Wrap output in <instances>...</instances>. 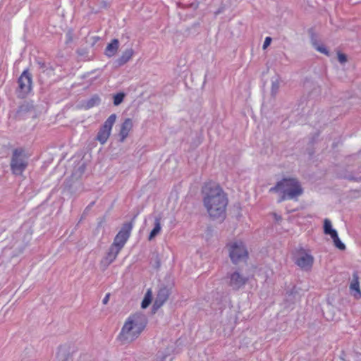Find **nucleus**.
<instances>
[{
	"instance_id": "nucleus-10",
	"label": "nucleus",
	"mask_w": 361,
	"mask_h": 361,
	"mask_svg": "<svg viewBox=\"0 0 361 361\" xmlns=\"http://www.w3.org/2000/svg\"><path fill=\"white\" fill-rule=\"evenodd\" d=\"M324 233L326 235H329L332 238L334 245L341 250L345 249V245L339 239L337 231L333 228L331 221L329 219L324 220Z\"/></svg>"
},
{
	"instance_id": "nucleus-22",
	"label": "nucleus",
	"mask_w": 361,
	"mask_h": 361,
	"mask_svg": "<svg viewBox=\"0 0 361 361\" xmlns=\"http://www.w3.org/2000/svg\"><path fill=\"white\" fill-rule=\"evenodd\" d=\"M314 47L317 51L325 55H329V51L324 45L314 43Z\"/></svg>"
},
{
	"instance_id": "nucleus-2",
	"label": "nucleus",
	"mask_w": 361,
	"mask_h": 361,
	"mask_svg": "<svg viewBox=\"0 0 361 361\" xmlns=\"http://www.w3.org/2000/svg\"><path fill=\"white\" fill-rule=\"evenodd\" d=\"M148 323L146 315L142 312H135L126 319L117 339L122 344H129L140 337Z\"/></svg>"
},
{
	"instance_id": "nucleus-16",
	"label": "nucleus",
	"mask_w": 361,
	"mask_h": 361,
	"mask_svg": "<svg viewBox=\"0 0 361 361\" xmlns=\"http://www.w3.org/2000/svg\"><path fill=\"white\" fill-rule=\"evenodd\" d=\"M119 45V42L117 39H114L111 42L106 46L105 49V54L111 57L116 54L118 51Z\"/></svg>"
},
{
	"instance_id": "nucleus-9",
	"label": "nucleus",
	"mask_w": 361,
	"mask_h": 361,
	"mask_svg": "<svg viewBox=\"0 0 361 361\" xmlns=\"http://www.w3.org/2000/svg\"><path fill=\"white\" fill-rule=\"evenodd\" d=\"M133 228V221L125 223L123 225L121 229L115 236L112 245L121 250L122 248L124 247L125 244L126 243V242L128 241Z\"/></svg>"
},
{
	"instance_id": "nucleus-14",
	"label": "nucleus",
	"mask_w": 361,
	"mask_h": 361,
	"mask_svg": "<svg viewBox=\"0 0 361 361\" xmlns=\"http://www.w3.org/2000/svg\"><path fill=\"white\" fill-rule=\"evenodd\" d=\"M133 128V122L131 118H126L121 125L120 131L118 133L119 140L123 142L128 137L130 132Z\"/></svg>"
},
{
	"instance_id": "nucleus-3",
	"label": "nucleus",
	"mask_w": 361,
	"mask_h": 361,
	"mask_svg": "<svg viewBox=\"0 0 361 361\" xmlns=\"http://www.w3.org/2000/svg\"><path fill=\"white\" fill-rule=\"evenodd\" d=\"M269 192L281 194L280 202L286 200H297L303 193V188L296 178H284L271 187Z\"/></svg>"
},
{
	"instance_id": "nucleus-1",
	"label": "nucleus",
	"mask_w": 361,
	"mask_h": 361,
	"mask_svg": "<svg viewBox=\"0 0 361 361\" xmlns=\"http://www.w3.org/2000/svg\"><path fill=\"white\" fill-rule=\"evenodd\" d=\"M202 194L204 206L210 218L223 221L228 200L222 188L215 182L209 181L204 184Z\"/></svg>"
},
{
	"instance_id": "nucleus-18",
	"label": "nucleus",
	"mask_w": 361,
	"mask_h": 361,
	"mask_svg": "<svg viewBox=\"0 0 361 361\" xmlns=\"http://www.w3.org/2000/svg\"><path fill=\"white\" fill-rule=\"evenodd\" d=\"M161 230V218L156 217L154 219V226L153 229L151 231L148 238L149 240H152L155 236H157L160 233Z\"/></svg>"
},
{
	"instance_id": "nucleus-20",
	"label": "nucleus",
	"mask_w": 361,
	"mask_h": 361,
	"mask_svg": "<svg viewBox=\"0 0 361 361\" xmlns=\"http://www.w3.org/2000/svg\"><path fill=\"white\" fill-rule=\"evenodd\" d=\"M152 299V292L151 289H148L145 295V297H144L142 301V303H141L142 308H143V309L147 308L151 303Z\"/></svg>"
},
{
	"instance_id": "nucleus-13",
	"label": "nucleus",
	"mask_w": 361,
	"mask_h": 361,
	"mask_svg": "<svg viewBox=\"0 0 361 361\" xmlns=\"http://www.w3.org/2000/svg\"><path fill=\"white\" fill-rule=\"evenodd\" d=\"M169 294L170 292L167 288L164 287L160 288L159 290L158 291L155 301L154 302L153 309L154 310H157L159 308H160L168 300Z\"/></svg>"
},
{
	"instance_id": "nucleus-23",
	"label": "nucleus",
	"mask_w": 361,
	"mask_h": 361,
	"mask_svg": "<svg viewBox=\"0 0 361 361\" xmlns=\"http://www.w3.org/2000/svg\"><path fill=\"white\" fill-rule=\"evenodd\" d=\"M279 89V81L277 80H274V81H272V82H271V94L272 95H276V93L278 92Z\"/></svg>"
},
{
	"instance_id": "nucleus-21",
	"label": "nucleus",
	"mask_w": 361,
	"mask_h": 361,
	"mask_svg": "<svg viewBox=\"0 0 361 361\" xmlns=\"http://www.w3.org/2000/svg\"><path fill=\"white\" fill-rule=\"evenodd\" d=\"M125 94L122 92L118 93L114 97V104L115 106L119 105L123 101Z\"/></svg>"
},
{
	"instance_id": "nucleus-24",
	"label": "nucleus",
	"mask_w": 361,
	"mask_h": 361,
	"mask_svg": "<svg viewBox=\"0 0 361 361\" xmlns=\"http://www.w3.org/2000/svg\"><path fill=\"white\" fill-rule=\"evenodd\" d=\"M338 60L341 63H344L347 61L346 55L343 53H338Z\"/></svg>"
},
{
	"instance_id": "nucleus-26",
	"label": "nucleus",
	"mask_w": 361,
	"mask_h": 361,
	"mask_svg": "<svg viewBox=\"0 0 361 361\" xmlns=\"http://www.w3.org/2000/svg\"><path fill=\"white\" fill-rule=\"evenodd\" d=\"M109 294H107V295L104 298L103 301H102L104 304H106V303L108 302V301H109Z\"/></svg>"
},
{
	"instance_id": "nucleus-6",
	"label": "nucleus",
	"mask_w": 361,
	"mask_h": 361,
	"mask_svg": "<svg viewBox=\"0 0 361 361\" xmlns=\"http://www.w3.org/2000/svg\"><path fill=\"white\" fill-rule=\"evenodd\" d=\"M294 262L302 270L307 271L312 267L314 257L309 250L300 247L294 255Z\"/></svg>"
},
{
	"instance_id": "nucleus-5",
	"label": "nucleus",
	"mask_w": 361,
	"mask_h": 361,
	"mask_svg": "<svg viewBox=\"0 0 361 361\" xmlns=\"http://www.w3.org/2000/svg\"><path fill=\"white\" fill-rule=\"evenodd\" d=\"M231 262L237 264L248 258V252L242 240H233L226 245Z\"/></svg>"
},
{
	"instance_id": "nucleus-15",
	"label": "nucleus",
	"mask_w": 361,
	"mask_h": 361,
	"mask_svg": "<svg viewBox=\"0 0 361 361\" xmlns=\"http://www.w3.org/2000/svg\"><path fill=\"white\" fill-rule=\"evenodd\" d=\"M120 251L121 250L111 245L106 255L102 259V263L104 264L106 267L109 266L115 261Z\"/></svg>"
},
{
	"instance_id": "nucleus-11",
	"label": "nucleus",
	"mask_w": 361,
	"mask_h": 361,
	"mask_svg": "<svg viewBox=\"0 0 361 361\" xmlns=\"http://www.w3.org/2000/svg\"><path fill=\"white\" fill-rule=\"evenodd\" d=\"M228 286L233 290H239L244 286L248 281V278L243 276L238 271L227 274Z\"/></svg>"
},
{
	"instance_id": "nucleus-19",
	"label": "nucleus",
	"mask_w": 361,
	"mask_h": 361,
	"mask_svg": "<svg viewBox=\"0 0 361 361\" xmlns=\"http://www.w3.org/2000/svg\"><path fill=\"white\" fill-rule=\"evenodd\" d=\"M100 97L98 95L95 94L85 102L84 106L85 109H89L94 106H98L100 104Z\"/></svg>"
},
{
	"instance_id": "nucleus-4",
	"label": "nucleus",
	"mask_w": 361,
	"mask_h": 361,
	"mask_svg": "<svg viewBox=\"0 0 361 361\" xmlns=\"http://www.w3.org/2000/svg\"><path fill=\"white\" fill-rule=\"evenodd\" d=\"M29 155L21 147L13 149L10 167L15 176H21L28 166Z\"/></svg>"
},
{
	"instance_id": "nucleus-17",
	"label": "nucleus",
	"mask_w": 361,
	"mask_h": 361,
	"mask_svg": "<svg viewBox=\"0 0 361 361\" xmlns=\"http://www.w3.org/2000/svg\"><path fill=\"white\" fill-rule=\"evenodd\" d=\"M133 54L134 51L131 48L124 51L122 55L117 60L118 65L123 66L126 63L133 57Z\"/></svg>"
},
{
	"instance_id": "nucleus-8",
	"label": "nucleus",
	"mask_w": 361,
	"mask_h": 361,
	"mask_svg": "<svg viewBox=\"0 0 361 361\" xmlns=\"http://www.w3.org/2000/svg\"><path fill=\"white\" fill-rule=\"evenodd\" d=\"M116 120V115L115 114L110 115L99 128L96 140L102 145L105 144L110 137Z\"/></svg>"
},
{
	"instance_id": "nucleus-12",
	"label": "nucleus",
	"mask_w": 361,
	"mask_h": 361,
	"mask_svg": "<svg viewBox=\"0 0 361 361\" xmlns=\"http://www.w3.org/2000/svg\"><path fill=\"white\" fill-rule=\"evenodd\" d=\"M350 294L355 299H361V289L360 286L359 275L357 271H354L349 284Z\"/></svg>"
},
{
	"instance_id": "nucleus-7",
	"label": "nucleus",
	"mask_w": 361,
	"mask_h": 361,
	"mask_svg": "<svg viewBox=\"0 0 361 361\" xmlns=\"http://www.w3.org/2000/svg\"><path fill=\"white\" fill-rule=\"evenodd\" d=\"M18 87L16 93L18 97L25 98L32 90V75L25 70L18 80Z\"/></svg>"
},
{
	"instance_id": "nucleus-25",
	"label": "nucleus",
	"mask_w": 361,
	"mask_h": 361,
	"mask_svg": "<svg viewBox=\"0 0 361 361\" xmlns=\"http://www.w3.org/2000/svg\"><path fill=\"white\" fill-rule=\"evenodd\" d=\"M271 42V38L270 37H267L263 44V49H266L270 45Z\"/></svg>"
}]
</instances>
